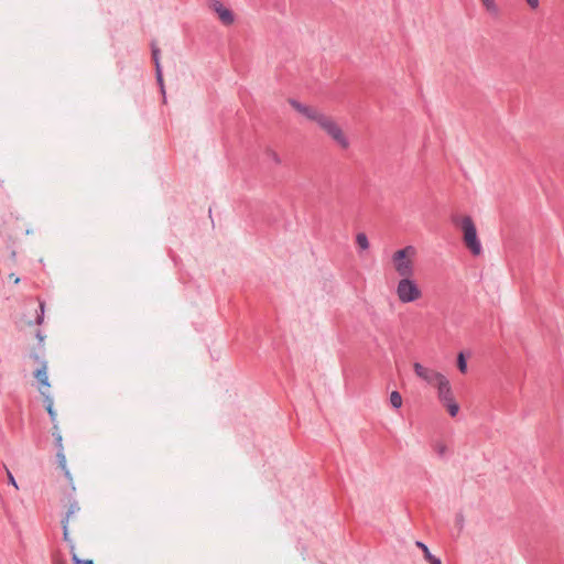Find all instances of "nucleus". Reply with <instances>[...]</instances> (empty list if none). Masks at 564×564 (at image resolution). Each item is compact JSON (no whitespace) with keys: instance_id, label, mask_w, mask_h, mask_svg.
I'll use <instances>...</instances> for the list:
<instances>
[{"instance_id":"nucleus-1","label":"nucleus","mask_w":564,"mask_h":564,"mask_svg":"<svg viewBox=\"0 0 564 564\" xmlns=\"http://www.w3.org/2000/svg\"><path fill=\"white\" fill-rule=\"evenodd\" d=\"M452 220L456 226L460 227V229L463 230L464 242H465L466 247L470 250V252L475 256L480 254L482 248H481V243L478 239L477 229H476V226H475L471 217L470 216H464V217L454 216Z\"/></svg>"},{"instance_id":"nucleus-2","label":"nucleus","mask_w":564,"mask_h":564,"mask_svg":"<svg viewBox=\"0 0 564 564\" xmlns=\"http://www.w3.org/2000/svg\"><path fill=\"white\" fill-rule=\"evenodd\" d=\"M416 250L413 246H406L395 251L392 256V262L395 271L402 278H411L414 273L413 258Z\"/></svg>"},{"instance_id":"nucleus-3","label":"nucleus","mask_w":564,"mask_h":564,"mask_svg":"<svg viewBox=\"0 0 564 564\" xmlns=\"http://www.w3.org/2000/svg\"><path fill=\"white\" fill-rule=\"evenodd\" d=\"M319 128L323 129L334 142L337 143L341 149H348L350 143L346 134L343 132L338 123L329 116H324L322 121L318 123Z\"/></svg>"},{"instance_id":"nucleus-4","label":"nucleus","mask_w":564,"mask_h":564,"mask_svg":"<svg viewBox=\"0 0 564 564\" xmlns=\"http://www.w3.org/2000/svg\"><path fill=\"white\" fill-rule=\"evenodd\" d=\"M397 295L402 303H411L421 297L422 293L415 281L402 278L397 285Z\"/></svg>"},{"instance_id":"nucleus-5","label":"nucleus","mask_w":564,"mask_h":564,"mask_svg":"<svg viewBox=\"0 0 564 564\" xmlns=\"http://www.w3.org/2000/svg\"><path fill=\"white\" fill-rule=\"evenodd\" d=\"M415 375L422 380L426 381L429 384H438L444 378H446L441 372H437L433 369L426 368L422 366L420 362H415L414 366Z\"/></svg>"},{"instance_id":"nucleus-6","label":"nucleus","mask_w":564,"mask_h":564,"mask_svg":"<svg viewBox=\"0 0 564 564\" xmlns=\"http://www.w3.org/2000/svg\"><path fill=\"white\" fill-rule=\"evenodd\" d=\"M290 105L299 111L301 115L305 116L307 119L315 121L317 124L322 121V118H324L325 113L307 107L295 99L290 100Z\"/></svg>"},{"instance_id":"nucleus-7","label":"nucleus","mask_w":564,"mask_h":564,"mask_svg":"<svg viewBox=\"0 0 564 564\" xmlns=\"http://www.w3.org/2000/svg\"><path fill=\"white\" fill-rule=\"evenodd\" d=\"M436 387L438 399L443 403V405L454 400L449 381L446 378L440 381V383Z\"/></svg>"},{"instance_id":"nucleus-8","label":"nucleus","mask_w":564,"mask_h":564,"mask_svg":"<svg viewBox=\"0 0 564 564\" xmlns=\"http://www.w3.org/2000/svg\"><path fill=\"white\" fill-rule=\"evenodd\" d=\"M212 8L218 14L220 21L224 24L229 25V24H231L234 22V14H232V12L229 9L225 8L221 2L214 1L212 3Z\"/></svg>"},{"instance_id":"nucleus-9","label":"nucleus","mask_w":564,"mask_h":564,"mask_svg":"<svg viewBox=\"0 0 564 564\" xmlns=\"http://www.w3.org/2000/svg\"><path fill=\"white\" fill-rule=\"evenodd\" d=\"M416 546L420 547L422 551H423V554H424V558L430 563V564H442V561L441 558L434 556L430 549L427 547L426 544H424L423 542L421 541H416Z\"/></svg>"},{"instance_id":"nucleus-10","label":"nucleus","mask_w":564,"mask_h":564,"mask_svg":"<svg viewBox=\"0 0 564 564\" xmlns=\"http://www.w3.org/2000/svg\"><path fill=\"white\" fill-rule=\"evenodd\" d=\"M40 392L44 397L45 408H46V411L48 413L51 421L55 422L57 414H56L55 410L53 409V399L51 398L50 394H46L45 391H43L41 388H40Z\"/></svg>"},{"instance_id":"nucleus-11","label":"nucleus","mask_w":564,"mask_h":564,"mask_svg":"<svg viewBox=\"0 0 564 564\" xmlns=\"http://www.w3.org/2000/svg\"><path fill=\"white\" fill-rule=\"evenodd\" d=\"M35 378L42 387L50 388L48 377L46 372V362L42 364V367L36 370Z\"/></svg>"},{"instance_id":"nucleus-12","label":"nucleus","mask_w":564,"mask_h":564,"mask_svg":"<svg viewBox=\"0 0 564 564\" xmlns=\"http://www.w3.org/2000/svg\"><path fill=\"white\" fill-rule=\"evenodd\" d=\"M79 511V507L77 502L70 503L68 508V512L66 514V518L62 521L63 522V531H64V538L67 539L68 530H67V523L72 514Z\"/></svg>"},{"instance_id":"nucleus-13","label":"nucleus","mask_w":564,"mask_h":564,"mask_svg":"<svg viewBox=\"0 0 564 564\" xmlns=\"http://www.w3.org/2000/svg\"><path fill=\"white\" fill-rule=\"evenodd\" d=\"M356 242L358 245V247L361 249V250H367L369 248V241H368V238L366 236V234L364 232H359L357 234L356 236Z\"/></svg>"},{"instance_id":"nucleus-14","label":"nucleus","mask_w":564,"mask_h":564,"mask_svg":"<svg viewBox=\"0 0 564 564\" xmlns=\"http://www.w3.org/2000/svg\"><path fill=\"white\" fill-rule=\"evenodd\" d=\"M433 447H434L435 453L440 457H446L447 456L448 448H447L446 444H444L443 442H436Z\"/></svg>"},{"instance_id":"nucleus-15","label":"nucleus","mask_w":564,"mask_h":564,"mask_svg":"<svg viewBox=\"0 0 564 564\" xmlns=\"http://www.w3.org/2000/svg\"><path fill=\"white\" fill-rule=\"evenodd\" d=\"M390 402L394 409H399L402 405V397L398 391H393L390 394Z\"/></svg>"},{"instance_id":"nucleus-16","label":"nucleus","mask_w":564,"mask_h":564,"mask_svg":"<svg viewBox=\"0 0 564 564\" xmlns=\"http://www.w3.org/2000/svg\"><path fill=\"white\" fill-rule=\"evenodd\" d=\"M444 406H446L449 415L453 417L456 416L459 411V405L455 400L446 403Z\"/></svg>"},{"instance_id":"nucleus-17","label":"nucleus","mask_w":564,"mask_h":564,"mask_svg":"<svg viewBox=\"0 0 564 564\" xmlns=\"http://www.w3.org/2000/svg\"><path fill=\"white\" fill-rule=\"evenodd\" d=\"M481 1H482V3H484L485 8H486L489 12H491V13H494V14H497V13H498V7H497V4H496L495 0H481Z\"/></svg>"},{"instance_id":"nucleus-18","label":"nucleus","mask_w":564,"mask_h":564,"mask_svg":"<svg viewBox=\"0 0 564 564\" xmlns=\"http://www.w3.org/2000/svg\"><path fill=\"white\" fill-rule=\"evenodd\" d=\"M457 366L460 372L465 373L467 371V362L463 352L458 355Z\"/></svg>"},{"instance_id":"nucleus-19","label":"nucleus","mask_w":564,"mask_h":564,"mask_svg":"<svg viewBox=\"0 0 564 564\" xmlns=\"http://www.w3.org/2000/svg\"><path fill=\"white\" fill-rule=\"evenodd\" d=\"M39 306H40V312L36 316V324L41 325L44 321L45 302L40 301Z\"/></svg>"},{"instance_id":"nucleus-20","label":"nucleus","mask_w":564,"mask_h":564,"mask_svg":"<svg viewBox=\"0 0 564 564\" xmlns=\"http://www.w3.org/2000/svg\"><path fill=\"white\" fill-rule=\"evenodd\" d=\"M268 159L274 164L279 165L281 163V159L279 154L272 150H268L267 152Z\"/></svg>"},{"instance_id":"nucleus-21","label":"nucleus","mask_w":564,"mask_h":564,"mask_svg":"<svg viewBox=\"0 0 564 564\" xmlns=\"http://www.w3.org/2000/svg\"><path fill=\"white\" fill-rule=\"evenodd\" d=\"M152 58L155 63V68L161 67L160 65V50L152 45Z\"/></svg>"},{"instance_id":"nucleus-22","label":"nucleus","mask_w":564,"mask_h":564,"mask_svg":"<svg viewBox=\"0 0 564 564\" xmlns=\"http://www.w3.org/2000/svg\"><path fill=\"white\" fill-rule=\"evenodd\" d=\"M155 76H156V80H158V83H159V84H160V86H161V90H162V93H164V87H163V76H162V69H161V67L155 68Z\"/></svg>"},{"instance_id":"nucleus-23","label":"nucleus","mask_w":564,"mask_h":564,"mask_svg":"<svg viewBox=\"0 0 564 564\" xmlns=\"http://www.w3.org/2000/svg\"><path fill=\"white\" fill-rule=\"evenodd\" d=\"M53 435L55 437L56 446L58 447V449L63 451L61 433L59 432H54Z\"/></svg>"},{"instance_id":"nucleus-24","label":"nucleus","mask_w":564,"mask_h":564,"mask_svg":"<svg viewBox=\"0 0 564 564\" xmlns=\"http://www.w3.org/2000/svg\"><path fill=\"white\" fill-rule=\"evenodd\" d=\"M455 521H456V525L459 529H463V527H464V516H463V513H457L456 517H455Z\"/></svg>"},{"instance_id":"nucleus-25","label":"nucleus","mask_w":564,"mask_h":564,"mask_svg":"<svg viewBox=\"0 0 564 564\" xmlns=\"http://www.w3.org/2000/svg\"><path fill=\"white\" fill-rule=\"evenodd\" d=\"M57 458H58V462H59L61 466L63 468H65L66 458H65V455L63 454V451H61V449L58 451Z\"/></svg>"},{"instance_id":"nucleus-26","label":"nucleus","mask_w":564,"mask_h":564,"mask_svg":"<svg viewBox=\"0 0 564 564\" xmlns=\"http://www.w3.org/2000/svg\"><path fill=\"white\" fill-rule=\"evenodd\" d=\"M74 564H94L93 560H79L76 555L73 556Z\"/></svg>"},{"instance_id":"nucleus-27","label":"nucleus","mask_w":564,"mask_h":564,"mask_svg":"<svg viewBox=\"0 0 564 564\" xmlns=\"http://www.w3.org/2000/svg\"><path fill=\"white\" fill-rule=\"evenodd\" d=\"M530 8L536 9L539 7V0H525Z\"/></svg>"},{"instance_id":"nucleus-28","label":"nucleus","mask_w":564,"mask_h":564,"mask_svg":"<svg viewBox=\"0 0 564 564\" xmlns=\"http://www.w3.org/2000/svg\"><path fill=\"white\" fill-rule=\"evenodd\" d=\"M8 478H9V484H11L12 486H14L17 489H18V485H17V481L14 479V477L12 476L11 473H8Z\"/></svg>"},{"instance_id":"nucleus-29","label":"nucleus","mask_w":564,"mask_h":564,"mask_svg":"<svg viewBox=\"0 0 564 564\" xmlns=\"http://www.w3.org/2000/svg\"><path fill=\"white\" fill-rule=\"evenodd\" d=\"M36 337L40 340V343H42L44 340V336L42 335L41 332H37Z\"/></svg>"}]
</instances>
